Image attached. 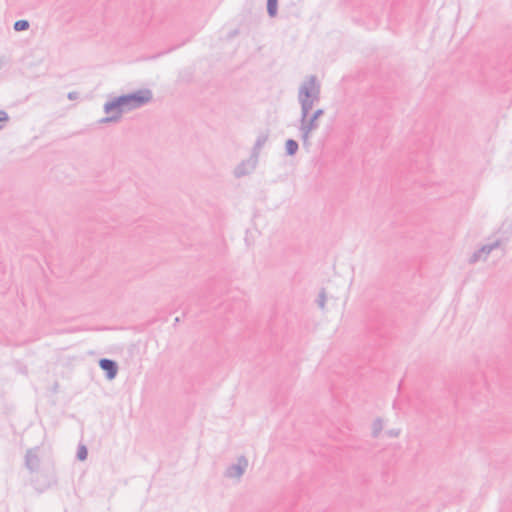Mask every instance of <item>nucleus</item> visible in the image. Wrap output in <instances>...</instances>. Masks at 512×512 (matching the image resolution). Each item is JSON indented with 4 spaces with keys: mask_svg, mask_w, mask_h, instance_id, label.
I'll list each match as a JSON object with an SVG mask.
<instances>
[{
    "mask_svg": "<svg viewBox=\"0 0 512 512\" xmlns=\"http://www.w3.org/2000/svg\"><path fill=\"white\" fill-rule=\"evenodd\" d=\"M258 156L256 153H252L251 156L241 161L233 170V175L236 178H242L251 174L257 166Z\"/></svg>",
    "mask_w": 512,
    "mask_h": 512,
    "instance_id": "423d86ee",
    "label": "nucleus"
},
{
    "mask_svg": "<svg viewBox=\"0 0 512 512\" xmlns=\"http://www.w3.org/2000/svg\"><path fill=\"white\" fill-rule=\"evenodd\" d=\"M100 368L106 372V376L109 380L116 377L118 372L117 363L113 360L103 358L99 361Z\"/></svg>",
    "mask_w": 512,
    "mask_h": 512,
    "instance_id": "1a4fd4ad",
    "label": "nucleus"
},
{
    "mask_svg": "<svg viewBox=\"0 0 512 512\" xmlns=\"http://www.w3.org/2000/svg\"><path fill=\"white\" fill-rule=\"evenodd\" d=\"M325 301H326L325 293H324V291H321V292L319 293V296H318V299H317L318 306H319L321 309H324V307H325Z\"/></svg>",
    "mask_w": 512,
    "mask_h": 512,
    "instance_id": "f3484780",
    "label": "nucleus"
},
{
    "mask_svg": "<svg viewBox=\"0 0 512 512\" xmlns=\"http://www.w3.org/2000/svg\"><path fill=\"white\" fill-rule=\"evenodd\" d=\"M238 34H239V30L238 29H234V30L229 32L228 38H233V37L237 36Z\"/></svg>",
    "mask_w": 512,
    "mask_h": 512,
    "instance_id": "aec40b11",
    "label": "nucleus"
},
{
    "mask_svg": "<svg viewBox=\"0 0 512 512\" xmlns=\"http://www.w3.org/2000/svg\"><path fill=\"white\" fill-rule=\"evenodd\" d=\"M87 455H88L87 448L84 445H80L78 447V451H77V458L80 461H84V460H86Z\"/></svg>",
    "mask_w": 512,
    "mask_h": 512,
    "instance_id": "dca6fc26",
    "label": "nucleus"
},
{
    "mask_svg": "<svg viewBox=\"0 0 512 512\" xmlns=\"http://www.w3.org/2000/svg\"><path fill=\"white\" fill-rule=\"evenodd\" d=\"M384 420L382 418H376L371 425V435L373 438H379L382 430L384 429Z\"/></svg>",
    "mask_w": 512,
    "mask_h": 512,
    "instance_id": "9d476101",
    "label": "nucleus"
},
{
    "mask_svg": "<svg viewBox=\"0 0 512 512\" xmlns=\"http://www.w3.org/2000/svg\"><path fill=\"white\" fill-rule=\"evenodd\" d=\"M278 0H267V13L270 17L277 15Z\"/></svg>",
    "mask_w": 512,
    "mask_h": 512,
    "instance_id": "4468645a",
    "label": "nucleus"
},
{
    "mask_svg": "<svg viewBox=\"0 0 512 512\" xmlns=\"http://www.w3.org/2000/svg\"><path fill=\"white\" fill-rule=\"evenodd\" d=\"M29 26L30 24L27 20H18L14 23L13 28L15 31L20 32L29 29Z\"/></svg>",
    "mask_w": 512,
    "mask_h": 512,
    "instance_id": "2eb2a0df",
    "label": "nucleus"
},
{
    "mask_svg": "<svg viewBox=\"0 0 512 512\" xmlns=\"http://www.w3.org/2000/svg\"><path fill=\"white\" fill-rule=\"evenodd\" d=\"M323 115H324L323 109H317V110L313 111L312 113L310 112V116L317 121H319V118Z\"/></svg>",
    "mask_w": 512,
    "mask_h": 512,
    "instance_id": "6ab92c4d",
    "label": "nucleus"
},
{
    "mask_svg": "<svg viewBox=\"0 0 512 512\" xmlns=\"http://www.w3.org/2000/svg\"><path fill=\"white\" fill-rule=\"evenodd\" d=\"M249 467L248 458L244 455H239L235 460L229 463L224 472L223 477L227 480L232 481L234 484L241 482L242 477L246 473Z\"/></svg>",
    "mask_w": 512,
    "mask_h": 512,
    "instance_id": "20e7f679",
    "label": "nucleus"
},
{
    "mask_svg": "<svg viewBox=\"0 0 512 512\" xmlns=\"http://www.w3.org/2000/svg\"><path fill=\"white\" fill-rule=\"evenodd\" d=\"M152 98L153 94L149 89H141L120 96L121 103L124 105L126 112L138 109L146 105L152 100Z\"/></svg>",
    "mask_w": 512,
    "mask_h": 512,
    "instance_id": "7ed1b4c3",
    "label": "nucleus"
},
{
    "mask_svg": "<svg viewBox=\"0 0 512 512\" xmlns=\"http://www.w3.org/2000/svg\"><path fill=\"white\" fill-rule=\"evenodd\" d=\"M321 84L315 75H308L298 89V102L301 109H313L320 100Z\"/></svg>",
    "mask_w": 512,
    "mask_h": 512,
    "instance_id": "f257e3e1",
    "label": "nucleus"
},
{
    "mask_svg": "<svg viewBox=\"0 0 512 512\" xmlns=\"http://www.w3.org/2000/svg\"><path fill=\"white\" fill-rule=\"evenodd\" d=\"M312 109H301L298 130L303 148L309 151L312 135L319 128V122L310 116Z\"/></svg>",
    "mask_w": 512,
    "mask_h": 512,
    "instance_id": "f03ea898",
    "label": "nucleus"
},
{
    "mask_svg": "<svg viewBox=\"0 0 512 512\" xmlns=\"http://www.w3.org/2000/svg\"><path fill=\"white\" fill-rule=\"evenodd\" d=\"M267 139H268V136L266 134L259 135L254 144L253 153H256L258 155L261 148L265 145Z\"/></svg>",
    "mask_w": 512,
    "mask_h": 512,
    "instance_id": "f8f14e48",
    "label": "nucleus"
},
{
    "mask_svg": "<svg viewBox=\"0 0 512 512\" xmlns=\"http://www.w3.org/2000/svg\"><path fill=\"white\" fill-rule=\"evenodd\" d=\"M25 465L28 470L35 472L39 469L40 458L38 455V448H32L27 450L25 456Z\"/></svg>",
    "mask_w": 512,
    "mask_h": 512,
    "instance_id": "6e6552de",
    "label": "nucleus"
},
{
    "mask_svg": "<svg viewBox=\"0 0 512 512\" xmlns=\"http://www.w3.org/2000/svg\"><path fill=\"white\" fill-rule=\"evenodd\" d=\"M180 81L184 83H188L193 78V72L190 67H186L179 72Z\"/></svg>",
    "mask_w": 512,
    "mask_h": 512,
    "instance_id": "ddd939ff",
    "label": "nucleus"
},
{
    "mask_svg": "<svg viewBox=\"0 0 512 512\" xmlns=\"http://www.w3.org/2000/svg\"><path fill=\"white\" fill-rule=\"evenodd\" d=\"M501 245V241L499 239L495 240L492 243L485 244L477 249L469 258V264H476L480 261H486L491 254V252Z\"/></svg>",
    "mask_w": 512,
    "mask_h": 512,
    "instance_id": "0eeeda50",
    "label": "nucleus"
},
{
    "mask_svg": "<svg viewBox=\"0 0 512 512\" xmlns=\"http://www.w3.org/2000/svg\"><path fill=\"white\" fill-rule=\"evenodd\" d=\"M75 95H76V94H75L74 92H71V93H69V94H68V98H69V99H74V98H75Z\"/></svg>",
    "mask_w": 512,
    "mask_h": 512,
    "instance_id": "412c9836",
    "label": "nucleus"
},
{
    "mask_svg": "<svg viewBox=\"0 0 512 512\" xmlns=\"http://www.w3.org/2000/svg\"><path fill=\"white\" fill-rule=\"evenodd\" d=\"M386 435L390 438H397L400 435V429H389L386 431Z\"/></svg>",
    "mask_w": 512,
    "mask_h": 512,
    "instance_id": "a211bd4d",
    "label": "nucleus"
},
{
    "mask_svg": "<svg viewBox=\"0 0 512 512\" xmlns=\"http://www.w3.org/2000/svg\"><path fill=\"white\" fill-rule=\"evenodd\" d=\"M298 148H299V145H298L297 141H295L293 139H288L285 142L286 154L289 156L295 155L298 151Z\"/></svg>",
    "mask_w": 512,
    "mask_h": 512,
    "instance_id": "9b49d317",
    "label": "nucleus"
},
{
    "mask_svg": "<svg viewBox=\"0 0 512 512\" xmlns=\"http://www.w3.org/2000/svg\"><path fill=\"white\" fill-rule=\"evenodd\" d=\"M104 112L107 114L100 123H112L120 120L123 113H126L124 105L121 103L120 96L115 97L104 104Z\"/></svg>",
    "mask_w": 512,
    "mask_h": 512,
    "instance_id": "39448f33",
    "label": "nucleus"
}]
</instances>
